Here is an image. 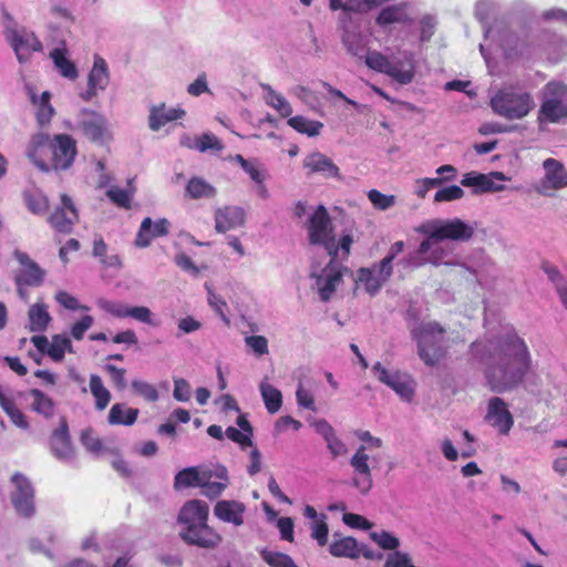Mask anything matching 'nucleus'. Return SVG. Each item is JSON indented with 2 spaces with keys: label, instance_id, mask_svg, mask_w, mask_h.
I'll use <instances>...</instances> for the list:
<instances>
[{
  "label": "nucleus",
  "instance_id": "nucleus-1",
  "mask_svg": "<svg viewBox=\"0 0 567 567\" xmlns=\"http://www.w3.org/2000/svg\"><path fill=\"white\" fill-rule=\"evenodd\" d=\"M475 358L485 364V377L496 393L517 389L532 368V354L525 340L515 331L471 344Z\"/></svg>",
  "mask_w": 567,
  "mask_h": 567
},
{
  "label": "nucleus",
  "instance_id": "nucleus-2",
  "mask_svg": "<svg viewBox=\"0 0 567 567\" xmlns=\"http://www.w3.org/2000/svg\"><path fill=\"white\" fill-rule=\"evenodd\" d=\"M493 112L506 120H522L535 107L533 96L526 90L507 85L499 89L491 99Z\"/></svg>",
  "mask_w": 567,
  "mask_h": 567
},
{
  "label": "nucleus",
  "instance_id": "nucleus-3",
  "mask_svg": "<svg viewBox=\"0 0 567 567\" xmlns=\"http://www.w3.org/2000/svg\"><path fill=\"white\" fill-rule=\"evenodd\" d=\"M417 342L419 357L426 365L434 367L444 357V329L436 322H421L410 328Z\"/></svg>",
  "mask_w": 567,
  "mask_h": 567
},
{
  "label": "nucleus",
  "instance_id": "nucleus-4",
  "mask_svg": "<svg viewBox=\"0 0 567 567\" xmlns=\"http://www.w3.org/2000/svg\"><path fill=\"white\" fill-rule=\"evenodd\" d=\"M308 239L310 245L322 246L328 256L338 258V246L333 234V225L327 208L319 205L307 221Z\"/></svg>",
  "mask_w": 567,
  "mask_h": 567
},
{
  "label": "nucleus",
  "instance_id": "nucleus-5",
  "mask_svg": "<svg viewBox=\"0 0 567 567\" xmlns=\"http://www.w3.org/2000/svg\"><path fill=\"white\" fill-rule=\"evenodd\" d=\"M7 19L4 37L14 51L18 61L20 63H27L33 52L42 51V43L34 32L25 29L24 27H19L18 23L9 16Z\"/></svg>",
  "mask_w": 567,
  "mask_h": 567
},
{
  "label": "nucleus",
  "instance_id": "nucleus-6",
  "mask_svg": "<svg viewBox=\"0 0 567 567\" xmlns=\"http://www.w3.org/2000/svg\"><path fill=\"white\" fill-rule=\"evenodd\" d=\"M365 64L403 85L411 83L414 78V64L411 55H405L403 60L391 61L380 52L372 51L367 54Z\"/></svg>",
  "mask_w": 567,
  "mask_h": 567
},
{
  "label": "nucleus",
  "instance_id": "nucleus-7",
  "mask_svg": "<svg viewBox=\"0 0 567 567\" xmlns=\"http://www.w3.org/2000/svg\"><path fill=\"white\" fill-rule=\"evenodd\" d=\"M426 238L421 241L415 254L403 260L408 267L417 268L425 264L433 266L458 265L456 261L447 260L450 248L442 238H431V234H424Z\"/></svg>",
  "mask_w": 567,
  "mask_h": 567
},
{
  "label": "nucleus",
  "instance_id": "nucleus-8",
  "mask_svg": "<svg viewBox=\"0 0 567 567\" xmlns=\"http://www.w3.org/2000/svg\"><path fill=\"white\" fill-rule=\"evenodd\" d=\"M416 231L420 234H431V238L468 241L474 235V227L460 218L432 219L420 225Z\"/></svg>",
  "mask_w": 567,
  "mask_h": 567
},
{
  "label": "nucleus",
  "instance_id": "nucleus-9",
  "mask_svg": "<svg viewBox=\"0 0 567 567\" xmlns=\"http://www.w3.org/2000/svg\"><path fill=\"white\" fill-rule=\"evenodd\" d=\"M565 117H567V85L549 82L544 87L538 121L557 123Z\"/></svg>",
  "mask_w": 567,
  "mask_h": 567
},
{
  "label": "nucleus",
  "instance_id": "nucleus-10",
  "mask_svg": "<svg viewBox=\"0 0 567 567\" xmlns=\"http://www.w3.org/2000/svg\"><path fill=\"white\" fill-rule=\"evenodd\" d=\"M11 503L20 516L31 517L34 512V488L30 480L22 473H14L10 478Z\"/></svg>",
  "mask_w": 567,
  "mask_h": 567
},
{
  "label": "nucleus",
  "instance_id": "nucleus-11",
  "mask_svg": "<svg viewBox=\"0 0 567 567\" xmlns=\"http://www.w3.org/2000/svg\"><path fill=\"white\" fill-rule=\"evenodd\" d=\"M369 461L365 445H360L350 458V465L353 468L351 485L363 496L371 492L374 484Z\"/></svg>",
  "mask_w": 567,
  "mask_h": 567
},
{
  "label": "nucleus",
  "instance_id": "nucleus-12",
  "mask_svg": "<svg viewBox=\"0 0 567 567\" xmlns=\"http://www.w3.org/2000/svg\"><path fill=\"white\" fill-rule=\"evenodd\" d=\"M544 176L537 183L535 189L542 196L550 197L555 190L567 187V171L555 158H547L543 163Z\"/></svg>",
  "mask_w": 567,
  "mask_h": 567
},
{
  "label": "nucleus",
  "instance_id": "nucleus-13",
  "mask_svg": "<svg viewBox=\"0 0 567 567\" xmlns=\"http://www.w3.org/2000/svg\"><path fill=\"white\" fill-rule=\"evenodd\" d=\"M372 372L378 380L391 388L405 401H411L414 395V382L406 373L399 370H388L380 362L372 367Z\"/></svg>",
  "mask_w": 567,
  "mask_h": 567
},
{
  "label": "nucleus",
  "instance_id": "nucleus-14",
  "mask_svg": "<svg viewBox=\"0 0 567 567\" xmlns=\"http://www.w3.org/2000/svg\"><path fill=\"white\" fill-rule=\"evenodd\" d=\"M76 130L90 141L102 143L107 133V121L101 113L83 109L78 115Z\"/></svg>",
  "mask_w": 567,
  "mask_h": 567
},
{
  "label": "nucleus",
  "instance_id": "nucleus-15",
  "mask_svg": "<svg viewBox=\"0 0 567 567\" xmlns=\"http://www.w3.org/2000/svg\"><path fill=\"white\" fill-rule=\"evenodd\" d=\"M311 277L316 279V286L322 301L330 300L342 280L340 268L331 257L329 264L320 272L313 266Z\"/></svg>",
  "mask_w": 567,
  "mask_h": 567
},
{
  "label": "nucleus",
  "instance_id": "nucleus-16",
  "mask_svg": "<svg viewBox=\"0 0 567 567\" xmlns=\"http://www.w3.org/2000/svg\"><path fill=\"white\" fill-rule=\"evenodd\" d=\"M52 167L55 171L69 169L76 156L75 141L66 134H58L50 144Z\"/></svg>",
  "mask_w": 567,
  "mask_h": 567
},
{
  "label": "nucleus",
  "instance_id": "nucleus-17",
  "mask_svg": "<svg viewBox=\"0 0 567 567\" xmlns=\"http://www.w3.org/2000/svg\"><path fill=\"white\" fill-rule=\"evenodd\" d=\"M13 256L21 266L14 277L16 285L30 287L41 286L44 281L45 271L32 260L27 252L17 249Z\"/></svg>",
  "mask_w": 567,
  "mask_h": 567
},
{
  "label": "nucleus",
  "instance_id": "nucleus-18",
  "mask_svg": "<svg viewBox=\"0 0 567 567\" xmlns=\"http://www.w3.org/2000/svg\"><path fill=\"white\" fill-rule=\"evenodd\" d=\"M50 451L56 460L63 463H72L75 458V451L64 417L61 419L59 427L50 436Z\"/></svg>",
  "mask_w": 567,
  "mask_h": 567
},
{
  "label": "nucleus",
  "instance_id": "nucleus-19",
  "mask_svg": "<svg viewBox=\"0 0 567 567\" xmlns=\"http://www.w3.org/2000/svg\"><path fill=\"white\" fill-rule=\"evenodd\" d=\"M78 219V210L72 198L63 194L61 196V205L49 217L50 225L59 233L70 234Z\"/></svg>",
  "mask_w": 567,
  "mask_h": 567
},
{
  "label": "nucleus",
  "instance_id": "nucleus-20",
  "mask_svg": "<svg viewBox=\"0 0 567 567\" xmlns=\"http://www.w3.org/2000/svg\"><path fill=\"white\" fill-rule=\"evenodd\" d=\"M110 83V72L106 61L100 56H94L93 66L87 76V90L80 94L83 101H90L97 93L104 91Z\"/></svg>",
  "mask_w": 567,
  "mask_h": 567
},
{
  "label": "nucleus",
  "instance_id": "nucleus-21",
  "mask_svg": "<svg viewBox=\"0 0 567 567\" xmlns=\"http://www.w3.org/2000/svg\"><path fill=\"white\" fill-rule=\"evenodd\" d=\"M485 419L501 434H507L514 424V419L507 404L498 396L489 399Z\"/></svg>",
  "mask_w": 567,
  "mask_h": 567
},
{
  "label": "nucleus",
  "instance_id": "nucleus-22",
  "mask_svg": "<svg viewBox=\"0 0 567 567\" xmlns=\"http://www.w3.org/2000/svg\"><path fill=\"white\" fill-rule=\"evenodd\" d=\"M181 537L187 544L202 548H214L221 540L219 534L209 527L207 523L197 527H184L181 532Z\"/></svg>",
  "mask_w": 567,
  "mask_h": 567
},
{
  "label": "nucleus",
  "instance_id": "nucleus-23",
  "mask_svg": "<svg viewBox=\"0 0 567 567\" xmlns=\"http://www.w3.org/2000/svg\"><path fill=\"white\" fill-rule=\"evenodd\" d=\"M494 179L504 182L507 177L502 172H493L489 175L471 172L463 176L461 184L465 187H475L476 193L502 192L505 186L496 184Z\"/></svg>",
  "mask_w": 567,
  "mask_h": 567
},
{
  "label": "nucleus",
  "instance_id": "nucleus-24",
  "mask_svg": "<svg viewBox=\"0 0 567 567\" xmlns=\"http://www.w3.org/2000/svg\"><path fill=\"white\" fill-rule=\"evenodd\" d=\"M209 506L200 499H192L184 504L178 514V522L184 527H197L207 523Z\"/></svg>",
  "mask_w": 567,
  "mask_h": 567
},
{
  "label": "nucleus",
  "instance_id": "nucleus-25",
  "mask_svg": "<svg viewBox=\"0 0 567 567\" xmlns=\"http://www.w3.org/2000/svg\"><path fill=\"white\" fill-rule=\"evenodd\" d=\"M246 213L239 206H225L215 210V229L218 233L241 227L245 224Z\"/></svg>",
  "mask_w": 567,
  "mask_h": 567
},
{
  "label": "nucleus",
  "instance_id": "nucleus-26",
  "mask_svg": "<svg viewBox=\"0 0 567 567\" xmlns=\"http://www.w3.org/2000/svg\"><path fill=\"white\" fill-rule=\"evenodd\" d=\"M168 228L169 221L166 218H161L153 224L150 217H145L137 233L135 245L141 248L148 247L153 238L166 236Z\"/></svg>",
  "mask_w": 567,
  "mask_h": 567
},
{
  "label": "nucleus",
  "instance_id": "nucleus-27",
  "mask_svg": "<svg viewBox=\"0 0 567 567\" xmlns=\"http://www.w3.org/2000/svg\"><path fill=\"white\" fill-rule=\"evenodd\" d=\"M246 506L239 501H218L214 506V515L224 523L241 526Z\"/></svg>",
  "mask_w": 567,
  "mask_h": 567
},
{
  "label": "nucleus",
  "instance_id": "nucleus-28",
  "mask_svg": "<svg viewBox=\"0 0 567 567\" xmlns=\"http://www.w3.org/2000/svg\"><path fill=\"white\" fill-rule=\"evenodd\" d=\"M303 166L311 173H320L326 178L342 179L339 167L320 152L309 154L303 161Z\"/></svg>",
  "mask_w": 567,
  "mask_h": 567
},
{
  "label": "nucleus",
  "instance_id": "nucleus-29",
  "mask_svg": "<svg viewBox=\"0 0 567 567\" xmlns=\"http://www.w3.org/2000/svg\"><path fill=\"white\" fill-rule=\"evenodd\" d=\"M185 111L179 107L167 109L165 103L153 105L150 110L148 126L153 132H157L167 123L181 118Z\"/></svg>",
  "mask_w": 567,
  "mask_h": 567
},
{
  "label": "nucleus",
  "instance_id": "nucleus-30",
  "mask_svg": "<svg viewBox=\"0 0 567 567\" xmlns=\"http://www.w3.org/2000/svg\"><path fill=\"white\" fill-rule=\"evenodd\" d=\"M50 136L45 133L34 134L27 147V156L42 172H49L50 165L41 157L44 148H50Z\"/></svg>",
  "mask_w": 567,
  "mask_h": 567
},
{
  "label": "nucleus",
  "instance_id": "nucleus-31",
  "mask_svg": "<svg viewBox=\"0 0 567 567\" xmlns=\"http://www.w3.org/2000/svg\"><path fill=\"white\" fill-rule=\"evenodd\" d=\"M381 270V262L373 268H361L358 271V281L364 285L365 290L370 295H375L382 285L390 278Z\"/></svg>",
  "mask_w": 567,
  "mask_h": 567
},
{
  "label": "nucleus",
  "instance_id": "nucleus-32",
  "mask_svg": "<svg viewBox=\"0 0 567 567\" xmlns=\"http://www.w3.org/2000/svg\"><path fill=\"white\" fill-rule=\"evenodd\" d=\"M408 9V3L389 6L381 10L377 18V22L381 25L412 22Z\"/></svg>",
  "mask_w": 567,
  "mask_h": 567
},
{
  "label": "nucleus",
  "instance_id": "nucleus-33",
  "mask_svg": "<svg viewBox=\"0 0 567 567\" xmlns=\"http://www.w3.org/2000/svg\"><path fill=\"white\" fill-rule=\"evenodd\" d=\"M140 411L134 408H126L123 403L112 405L107 421L111 425H133L136 422Z\"/></svg>",
  "mask_w": 567,
  "mask_h": 567
},
{
  "label": "nucleus",
  "instance_id": "nucleus-34",
  "mask_svg": "<svg viewBox=\"0 0 567 567\" xmlns=\"http://www.w3.org/2000/svg\"><path fill=\"white\" fill-rule=\"evenodd\" d=\"M0 405L14 425L23 430L29 427L25 415L17 409L14 400L8 395V390L2 386H0Z\"/></svg>",
  "mask_w": 567,
  "mask_h": 567
},
{
  "label": "nucleus",
  "instance_id": "nucleus-35",
  "mask_svg": "<svg viewBox=\"0 0 567 567\" xmlns=\"http://www.w3.org/2000/svg\"><path fill=\"white\" fill-rule=\"evenodd\" d=\"M359 543L353 537H342L333 540L329 546V551L334 557H347L351 559L359 558Z\"/></svg>",
  "mask_w": 567,
  "mask_h": 567
},
{
  "label": "nucleus",
  "instance_id": "nucleus-36",
  "mask_svg": "<svg viewBox=\"0 0 567 567\" xmlns=\"http://www.w3.org/2000/svg\"><path fill=\"white\" fill-rule=\"evenodd\" d=\"M186 196L192 199L213 198L216 196V188L200 177H192L185 188Z\"/></svg>",
  "mask_w": 567,
  "mask_h": 567
},
{
  "label": "nucleus",
  "instance_id": "nucleus-37",
  "mask_svg": "<svg viewBox=\"0 0 567 567\" xmlns=\"http://www.w3.org/2000/svg\"><path fill=\"white\" fill-rule=\"evenodd\" d=\"M259 390L267 411L270 414L277 413L282 405L281 392L267 380L260 382Z\"/></svg>",
  "mask_w": 567,
  "mask_h": 567
},
{
  "label": "nucleus",
  "instance_id": "nucleus-38",
  "mask_svg": "<svg viewBox=\"0 0 567 567\" xmlns=\"http://www.w3.org/2000/svg\"><path fill=\"white\" fill-rule=\"evenodd\" d=\"M29 316V329L33 332L44 331L50 321L51 317L43 303H34L28 311Z\"/></svg>",
  "mask_w": 567,
  "mask_h": 567
},
{
  "label": "nucleus",
  "instance_id": "nucleus-39",
  "mask_svg": "<svg viewBox=\"0 0 567 567\" xmlns=\"http://www.w3.org/2000/svg\"><path fill=\"white\" fill-rule=\"evenodd\" d=\"M81 443L83 446L93 455L102 456L109 453H113V450L106 446L102 440H100L92 429L82 431Z\"/></svg>",
  "mask_w": 567,
  "mask_h": 567
},
{
  "label": "nucleus",
  "instance_id": "nucleus-40",
  "mask_svg": "<svg viewBox=\"0 0 567 567\" xmlns=\"http://www.w3.org/2000/svg\"><path fill=\"white\" fill-rule=\"evenodd\" d=\"M205 471L199 472L196 467H187L179 471L175 476L174 486L175 488L198 486L203 483Z\"/></svg>",
  "mask_w": 567,
  "mask_h": 567
},
{
  "label": "nucleus",
  "instance_id": "nucleus-41",
  "mask_svg": "<svg viewBox=\"0 0 567 567\" xmlns=\"http://www.w3.org/2000/svg\"><path fill=\"white\" fill-rule=\"evenodd\" d=\"M30 395L33 398L32 410L45 419H50L54 414V402L45 393L38 389L30 390Z\"/></svg>",
  "mask_w": 567,
  "mask_h": 567
},
{
  "label": "nucleus",
  "instance_id": "nucleus-42",
  "mask_svg": "<svg viewBox=\"0 0 567 567\" xmlns=\"http://www.w3.org/2000/svg\"><path fill=\"white\" fill-rule=\"evenodd\" d=\"M288 124L299 133L306 134L310 137L320 134L323 124L319 121H311L301 115L290 117Z\"/></svg>",
  "mask_w": 567,
  "mask_h": 567
},
{
  "label": "nucleus",
  "instance_id": "nucleus-43",
  "mask_svg": "<svg viewBox=\"0 0 567 567\" xmlns=\"http://www.w3.org/2000/svg\"><path fill=\"white\" fill-rule=\"evenodd\" d=\"M51 58L60 74L66 79L75 80L78 78V70L73 62L64 55L60 49H54L51 52Z\"/></svg>",
  "mask_w": 567,
  "mask_h": 567
},
{
  "label": "nucleus",
  "instance_id": "nucleus-44",
  "mask_svg": "<svg viewBox=\"0 0 567 567\" xmlns=\"http://www.w3.org/2000/svg\"><path fill=\"white\" fill-rule=\"evenodd\" d=\"M502 47L508 58L524 55L527 52L528 42L516 34L508 33L502 40Z\"/></svg>",
  "mask_w": 567,
  "mask_h": 567
},
{
  "label": "nucleus",
  "instance_id": "nucleus-45",
  "mask_svg": "<svg viewBox=\"0 0 567 567\" xmlns=\"http://www.w3.org/2000/svg\"><path fill=\"white\" fill-rule=\"evenodd\" d=\"M73 352L71 340L66 336L55 334L48 349V354L54 361H61L65 352Z\"/></svg>",
  "mask_w": 567,
  "mask_h": 567
},
{
  "label": "nucleus",
  "instance_id": "nucleus-46",
  "mask_svg": "<svg viewBox=\"0 0 567 567\" xmlns=\"http://www.w3.org/2000/svg\"><path fill=\"white\" fill-rule=\"evenodd\" d=\"M127 318H132L137 322L148 324L151 327H158L159 320L156 316L151 311L148 307L145 306H130Z\"/></svg>",
  "mask_w": 567,
  "mask_h": 567
},
{
  "label": "nucleus",
  "instance_id": "nucleus-47",
  "mask_svg": "<svg viewBox=\"0 0 567 567\" xmlns=\"http://www.w3.org/2000/svg\"><path fill=\"white\" fill-rule=\"evenodd\" d=\"M92 252L94 257H99L101 262L107 267H118L121 265L118 256H106L107 246L101 236L94 237Z\"/></svg>",
  "mask_w": 567,
  "mask_h": 567
},
{
  "label": "nucleus",
  "instance_id": "nucleus-48",
  "mask_svg": "<svg viewBox=\"0 0 567 567\" xmlns=\"http://www.w3.org/2000/svg\"><path fill=\"white\" fill-rule=\"evenodd\" d=\"M194 148L200 153L208 151L220 152L224 148V145L214 134L204 133L195 138Z\"/></svg>",
  "mask_w": 567,
  "mask_h": 567
},
{
  "label": "nucleus",
  "instance_id": "nucleus-49",
  "mask_svg": "<svg viewBox=\"0 0 567 567\" xmlns=\"http://www.w3.org/2000/svg\"><path fill=\"white\" fill-rule=\"evenodd\" d=\"M213 472L205 471V475L203 477V483L200 487L203 488L202 494L210 499L217 498L226 489L225 482H212Z\"/></svg>",
  "mask_w": 567,
  "mask_h": 567
},
{
  "label": "nucleus",
  "instance_id": "nucleus-50",
  "mask_svg": "<svg viewBox=\"0 0 567 567\" xmlns=\"http://www.w3.org/2000/svg\"><path fill=\"white\" fill-rule=\"evenodd\" d=\"M96 305L101 310L110 313L111 316H113L115 318H118V319L127 318V312H128V307H130L128 305H125V303L118 302V301H111L105 298H100L96 301Z\"/></svg>",
  "mask_w": 567,
  "mask_h": 567
},
{
  "label": "nucleus",
  "instance_id": "nucleus-51",
  "mask_svg": "<svg viewBox=\"0 0 567 567\" xmlns=\"http://www.w3.org/2000/svg\"><path fill=\"white\" fill-rule=\"evenodd\" d=\"M24 200L33 214H42L49 206L48 198L39 190L25 193Z\"/></svg>",
  "mask_w": 567,
  "mask_h": 567
},
{
  "label": "nucleus",
  "instance_id": "nucleus-52",
  "mask_svg": "<svg viewBox=\"0 0 567 567\" xmlns=\"http://www.w3.org/2000/svg\"><path fill=\"white\" fill-rule=\"evenodd\" d=\"M261 557L271 567H298L293 559L284 553L262 550Z\"/></svg>",
  "mask_w": 567,
  "mask_h": 567
},
{
  "label": "nucleus",
  "instance_id": "nucleus-53",
  "mask_svg": "<svg viewBox=\"0 0 567 567\" xmlns=\"http://www.w3.org/2000/svg\"><path fill=\"white\" fill-rule=\"evenodd\" d=\"M370 538L385 550H395L400 546L399 538L386 530L372 532Z\"/></svg>",
  "mask_w": 567,
  "mask_h": 567
},
{
  "label": "nucleus",
  "instance_id": "nucleus-54",
  "mask_svg": "<svg viewBox=\"0 0 567 567\" xmlns=\"http://www.w3.org/2000/svg\"><path fill=\"white\" fill-rule=\"evenodd\" d=\"M106 196L111 199L112 203H114L118 207L130 208L131 200L133 197V190H127L120 188L117 186H112L107 189Z\"/></svg>",
  "mask_w": 567,
  "mask_h": 567
},
{
  "label": "nucleus",
  "instance_id": "nucleus-55",
  "mask_svg": "<svg viewBox=\"0 0 567 567\" xmlns=\"http://www.w3.org/2000/svg\"><path fill=\"white\" fill-rule=\"evenodd\" d=\"M540 268L546 274L548 280L553 284L555 290L567 286L566 277L555 265L545 260L542 262Z\"/></svg>",
  "mask_w": 567,
  "mask_h": 567
},
{
  "label": "nucleus",
  "instance_id": "nucleus-56",
  "mask_svg": "<svg viewBox=\"0 0 567 567\" xmlns=\"http://www.w3.org/2000/svg\"><path fill=\"white\" fill-rule=\"evenodd\" d=\"M131 385L134 393L144 398L146 401L155 402L158 400V391L153 384L142 380H133Z\"/></svg>",
  "mask_w": 567,
  "mask_h": 567
},
{
  "label": "nucleus",
  "instance_id": "nucleus-57",
  "mask_svg": "<svg viewBox=\"0 0 567 567\" xmlns=\"http://www.w3.org/2000/svg\"><path fill=\"white\" fill-rule=\"evenodd\" d=\"M326 518V515H321L318 520L310 524L311 537L317 540L319 546H324L328 542L329 528Z\"/></svg>",
  "mask_w": 567,
  "mask_h": 567
},
{
  "label": "nucleus",
  "instance_id": "nucleus-58",
  "mask_svg": "<svg viewBox=\"0 0 567 567\" xmlns=\"http://www.w3.org/2000/svg\"><path fill=\"white\" fill-rule=\"evenodd\" d=\"M368 198L372 205L380 210H385L392 207L395 203V197L393 195H385L377 189H371L368 193Z\"/></svg>",
  "mask_w": 567,
  "mask_h": 567
},
{
  "label": "nucleus",
  "instance_id": "nucleus-59",
  "mask_svg": "<svg viewBox=\"0 0 567 567\" xmlns=\"http://www.w3.org/2000/svg\"><path fill=\"white\" fill-rule=\"evenodd\" d=\"M464 196V190L457 185H451L447 187H443L435 193L434 200L440 202H451L455 199H460Z\"/></svg>",
  "mask_w": 567,
  "mask_h": 567
},
{
  "label": "nucleus",
  "instance_id": "nucleus-60",
  "mask_svg": "<svg viewBox=\"0 0 567 567\" xmlns=\"http://www.w3.org/2000/svg\"><path fill=\"white\" fill-rule=\"evenodd\" d=\"M341 40L350 54L358 56L363 51L360 38L357 33L344 30Z\"/></svg>",
  "mask_w": 567,
  "mask_h": 567
},
{
  "label": "nucleus",
  "instance_id": "nucleus-61",
  "mask_svg": "<svg viewBox=\"0 0 567 567\" xmlns=\"http://www.w3.org/2000/svg\"><path fill=\"white\" fill-rule=\"evenodd\" d=\"M404 248L403 241H396L394 243L388 252V255L380 261L381 262V270L384 271L385 275H392V261L393 259L402 252Z\"/></svg>",
  "mask_w": 567,
  "mask_h": 567
},
{
  "label": "nucleus",
  "instance_id": "nucleus-62",
  "mask_svg": "<svg viewBox=\"0 0 567 567\" xmlns=\"http://www.w3.org/2000/svg\"><path fill=\"white\" fill-rule=\"evenodd\" d=\"M245 343L259 357L268 353V340L264 336L246 337Z\"/></svg>",
  "mask_w": 567,
  "mask_h": 567
},
{
  "label": "nucleus",
  "instance_id": "nucleus-63",
  "mask_svg": "<svg viewBox=\"0 0 567 567\" xmlns=\"http://www.w3.org/2000/svg\"><path fill=\"white\" fill-rule=\"evenodd\" d=\"M342 520L346 525L352 528L368 530L372 527V523L359 514L344 513Z\"/></svg>",
  "mask_w": 567,
  "mask_h": 567
},
{
  "label": "nucleus",
  "instance_id": "nucleus-64",
  "mask_svg": "<svg viewBox=\"0 0 567 567\" xmlns=\"http://www.w3.org/2000/svg\"><path fill=\"white\" fill-rule=\"evenodd\" d=\"M173 396L179 402H187L190 399V385L185 379L174 380Z\"/></svg>",
  "mask_w": 567,
  "mask_h": 567
}]
</instances>
